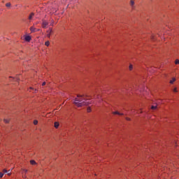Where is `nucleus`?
Returning <instances> with one entry per match:
<instances>
[{"instance_id": "9", "label": "nucleus", "mask_w": 179, "mask_h": 179, "mask_svg": "<svg viewBox=\"0 0 179 179\" xmlns=\"http://www.w3.org/2000/svg\"><path fill=\"white\" fill-rule=\"evenodd\" d=\"M175 80H176V78H173L172 80L170 81L171 85H173Z\"/></svg>"}, {"instance_id": "33", "label": "nucleus", "mask_w": 179, "mask_h": 179, "mask_svg": "<svg viewBox=\"0 0 179 179\" xmlns=\"http://www.w3.org/2000/svg\"><path fill=\"white\" fill-rule=\"evenodd\" d=\"M51 31H52V29H50V33H51Z\"/></svg>"}, {"instance_id": "24", "label": "nucleus", "mask_w": 179, "mask_h": 179, "mask_svg": "<svg viewBox=\"0 0 179 179\" xmlns=\"http://www.w3.org/2000/svg\"><path fill=\"white\" fill-rule=\"evenodd\" d=\"M173 92H175V93H177V88H174Z\"/></svg>"}, {"instance_id": "26", "label": "nucleus", "mask_w": 179, "mask_h": 179, "mask_svg": "<svg viewBox=\"0 0 179 179\" xmlns=\"http://www.w3.org/2000/svg\"><path fill=\"white\" fill-rule=\"evenodd\" d=\"M126 120H127V121H131V118H129V117H126Z\"/></svg>"}, {"instance_id": "32", "label": "nucleus", "mask_w": 179, "mask_h": 179, "mask_svg": "<svg viewBox=\"0 0 179 179\" xmlns=\"http://www.w3.org/2000/svg\"><path fill=\"white\" fill-rule=\"evenodd\" d=\"M36 31H40V29H36Z\"/></svg>"}, {"instance_id": "18", "label": "nucleus", "mask_w": 179, "mask_h": 179, "mask_svg": "<svg viewBox=\"0 0 179 179\" xmlns=\"http://www.w3.org/2000/svg\"><path fill=\"white\" fill-rule=\"evenodd\" d=\"M34 125H37V124H38V121L34 120Z\"/></svg>"}, {"instance_id": "27", "label": "nucleus", "mask_w": 179, "mask_h": 179, "mask_svg": "<svg viewBox=\"0 0 179 179\" xmlns=\"http://www.w3.org/2000/svg\"><path fill=\"white\" fill-rule=\"evenodd\" d=\"M42 86H45V82H43V83H42Z\"/></svg>"}, {"instance_id": "4", "label": "nucleus", "mask_w": 179, "mask_h": 179, "mask_svg": "<svg viewBox=\"0 0 179 179\" xmlns=\"http://www.w3.org/2000/svg\"><path fill=\"white\" fill-rule=\"evenodd\" d=\"M30 30L32 33H35V31H37V29L33 27H30Z\"/></svg>"}, {"instance_id": "20", "label": "nucleus", "mask_w": 179, "mask_h": 179, "mask_svg": "<svg viewBox=\"0 0 179 179\" xmlns=\"http://www.w3.org/2000/svg\"><path fill=\"white\" fill-rule=\"evenodd\" d=\"M2 177H3V173H0V178H2Z\"/></svg>"}, {"instance_id": "8", "label": "nucleus", "mask_w": 179, "mask_h": 179, "mask_svg": "<svg viewBox=\"0 0 179 179\" xmlns=\"http://www.w3.org/2000/svg\"><path fill=\"white\" fill-rule=\"evenodd\" d=\"M130 5H131V6H134L135 5V1H134V0H131Z\"/></svg>"}, {"instance_id": "17", "label": "nucleus", "mask_w": 179, "mask_h": 179, "mask_svg": "<svg viewBox=\"0 0 179 179\" xmlns=\"http://www.w3.org/2000/svg\"><path fill=\"white\" fill-rule=\"evenodd\" d=\"M77 97H78V98L85 97V94H83V95H79V94H78V95H77Z\"/></svg>"}, {"instance_id": "5", "label": "nucleus", "mask_w": 179, "mask_h": 179, "mask_svg": "<svg viewBox=\"0 0 179 179\" xmlns=\"http://www.w3.org/2000/svg\"><path fill=\"white\" fill-rule=\"evenodd\" d=\"M113 114H117V115H124V113H120L118 111L113 112Z\"/></svg>"}, {"instance_id": "10", "label": "nucleus", "mask_w": 179, "mask_h": 179, "mask_svg": "<svg viewBox=\"0 0 179 179\" xmlns=\"http://www.w3.org/2000/svg\"><path fill=\"white\" fill-rule=\"evenodd\" d=\"M157 108V106H151V110H156Z\"/></svg>"}, {"instance_id": "6", "label": "nucleus", "mask_w": 179, "mask_h": 179, "mask_svg": "<svg viewBox=\"0 0 179 179\" xmlns=\"http://www.w3.org/2000/svg\"><path fill=\"white\" fill-rule=\"evenodd\" d=\"M33 16H34V13H31L29 17V20H31L33 19Z\"/></svg>"}, {"instance_id": "21", "label": "nucleus", "mask_w": 179, "mask_h": 179, "mask_svg": "<svg viewBox=\"0 0 179 179\" xmlns=\"http://www.w3.org/2000/svg\"><path fill=\"white\" fill-rule=\"evenodd\" d=\"M3 172L4 173H8V171H7L6 169H3Z\"/></svg>"}, {"instance_id": "28", "label": "nucleus", "mask_w": 179, "mask_h": 179, "mask_svg": "<svg viewBox=\"0 0 179 179\" xmlns=\"http://www.w3.org/2000/svg\"><path fill=\"white\" fill-rule=\"evenodd\" d=\"M20 80V78H17H17H15V80Z\"/></svg>"}, {"instance_id": "16", "label": "nucleus", "mask_w": 179, "mask_h": 179, "mask_svg": "<svg viewBox=\"0 0 179 179\" xmlns=\"http://www.w3.org/2000/svg\"><path fill=\"white\" fill-rule=\"evenodd\" d=\"M78 103H83V99L78 98Z\"/></svg>"}, {"instance_id": "14", "label": "nucleus", "mask_w": 179, "mask_h": 179, "mask_svg": "<svg viewBox=\"0 0 179 179\" xmlns=\"http://www.w3.org/2000/svg\"><path fill=\"white\" fill-rule=\"evenodd\" d=\"M10 3H6V6L7 7V8H10Z\"/></svg>"}, {"instance_id": "2", "label": "nucleus", "mask_w": 179, "mask_h": 179, "mask_svg": "<svg viewBox=\"0 0 179 179\" xmlns=\"http://www.w3.org/2000/svg\"><path fill=\"white\" fill-rule=\"evenodd\" d=\"M47 26H48V22L45 20H43L42 22V27L43 29H45L47 27Z\"/></svg>"}, {"instance_id": "15", "label": "nucleus", "mask_w": 179, "mask_h": 179, "mask_svg": "<svg viewBox=\"0 0 179 179\" xmlns=\"http://www.w3.org/2000/svg\"><path fill=\"white\" fill-rule=\"evenodd\" d=\"M87 113H90L92 111V108H90V107H88L87 108Z\"/></svg>"}, {"instance_id": "7", "label": "nucleus", "mask_w": 179, "mask_h": 179, "mask_svg": "<svg viewBox=\"0 0 179 179\" xmlns=\"http://www.w3.org/2000/svg\"><path fill=\"white\" fill-rule=\"evenodd\" d=\"M59 127V123L58 122H55V128H58Z\"/></svg>"}, {"instance_id": "29", "label": "nucleus", "mask_w": 179, "mask_h": 179, "mask_svg": "<svg viewBox=\"0 0 179 179\" xmlns=\"http://www.w3.org/2000/svg\"><path fill=\"white\" fill-rule=\"evenodd\" d=\"M24 171L25 173H27V169H24Z\"/></svg>"}, {"instance_id": "25", "label": "nucleus", "mask_w": 179, "mask_h": 179, "mask_svg": "<svg viewBox=\"0 0 179 179\" xmlns=\"http://www.w3.org/2000/svg\"><path fill=\"white\" fill-rule=\"evenodd\" d=\"M84 100V101H87V99L86 98H83V101Z\"/></svg>"}, {"instance_id": "31", "label": "nucleus", "mask_w": 179, "mask_h": 179, "mask_svg": "<svg viewBox=\"0 0 179 179\" xmlns=\"http://www.w3.org/2000/svg\"><path fill=\"white\" fill-rule=\"evenodd\" d=\"M47 37H50V34L47 35Z\"/></svg>"}, {"instance_id": "30", "label": "nucleus", "mask_w": 179, "mask_h": 179, "mask_svg": "<svg viewBox=\"0 0 179 179\" xmlns=\"http://www.w3.org/2000/svg\"><path fill=\"white\" fill-rule=\"evenodd\" d=\"M7 174L8 176H10V172L8 173Z\"/></svg>"}, {"instance_id": "23", "label": "nucleus", "mask_w": 179, "mask_h": 179, "mask_svg": "<svg viewBox=\"0 0 179 179\" xmlns=\"http://www.w3.org/2000/svg\"><path fill=\"white\" fill-rule=\"evenodd\" d=\"M129 70H130V71H132V65H130V66H129Z\"/></svg>"}, {"instance_id": "19", "label": "nucleus", "mask_w": 179, "mask_h": 179, "mask_svg": "<svg viewBox=\"0 0 179 179\" xmlns=\"http://www.w3.org/2000/svg\"><path fill=\"white\" fill-rule=\"evenodd\" d=\"M4 122H6V124H8L9 120L4 119Z\"/></svg>"}, {"instance_id": "1", "label": "nucleus", "mask_w": 179, "mask_h": 179, "mask_svg": "<svg viewBox=\"0 0 179 179\" xmlns=\"http://www.w3.org/2000/svg\"><path fill=\"white\" fill-rule=\"evenodd\" d=\"M75 106H77V107H83V106H90V102L89 101H83L81 103H79V102H73Z\"/></svg>"}, {"instance_id": "3", "label": "nucleus", "mask_w": 179, "mask_h": 179, "mask_svg": "<svg viewBox=\"0 0 179 179\" xmlns=\"http://www.w3.org/2000/svg\"><path fill=\"white\" fill-rule=\"evenodd\" d=\"M31 40V37L30 36H25V41L29 42Z\"/></svg>"}, {"instance_id": "11", "label": "nucleus", "mask_w": 179, "mask_h": 179, "mask_svg": "<svg viewBox=\"0 0 179 179\" xmlns=\"http://www.w3.org/2000/svg\"><path fill=\"white\" fill-rule=\"evenodd\" d=\"M30 163H31V164L34 165V164H36V161H34V160H31V161H30Z\"/></svg>"}, {"instance_id": "13", "label": "nucleus", "mask_w": 179, "mask_h": 179, "mask_svg": "<svg viewBox=\"0 0 179 179\" xmlns=\"http://www.w3.org/2000/svg\"><path fill=\"white\" fill-rule=\"evenodd\" d=\"M175 64H176V65H178V64H179V60H178V59H176Z\"/></svg>"}, {"instance_id": "12", "label": "nucleus", "mask_w": 179, "mask_h": 179, "mask_svg": "<svg viewBox=\"0 0 179 179\" xmlns=\"http://www.w3.org/2000/svg\"><path fill=\"white\" fill-rule=\"evenodd\" d=\"M45 45H46L47 47H48V45H50V41H46L45 43Z\"/></svg>"}, {"instance_id": "22", "label": "nucleus", "mask_w": 179, "mask_h": 179, "mask_svg": "<svg viewBox=\"0 0 179 179\" xmlns=\"http://www.w3.org/2000/svg\"><path fill=\"white\" fill-rule=\"evenodd\" d=\"M75 101H77V103L79 101V99L78 98H76L75 99Z\"/></svg>"}]
</instances>
